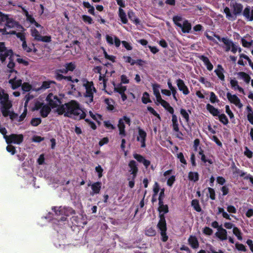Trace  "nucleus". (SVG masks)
<instances>
[{"label": "nucleus", "mask_w": 253, "mask_h": 253, "mask_svg": "<svg viewBox=\"0 0 253 253\" xmlns=\"http://www.w3.org/2000/svg\"><path fill=\"white\" fill-rule=\"evenodd\" d=\"M230 7L232 10V13L228 7L224 8V12L227 19L234 21L238 16L243 15L247 20L250 21H253V9L251 10L249 6H247L243 10V5L235 1H231Z\"/></svg>", "instance_id": "f257e3e1"}, {"label": "nucleus", "mask_w": 253, "mask_h": 253, "mask_svg": "<svg viewBox=\"0 0 253 253\" xmlns=\"http://www.w3.org/2000/svg\"><path fill=\"white\" fill-rule=\"evenodd\" d=\"M51 112V107L46 105H43L40 110L41 116L42 118L46 117Z\"/></svg>", "instance_id": "cd10ccee"}, {"label": "nucleus", "mask_w": 253, "mask_h": 253, "mask_svg": "<svg viewBox=\"0 0 253 253\" xmlns=\"http://www.w3.org/2000/svg\"><path fill=\"white\" fill-rule=\"evenodd\" d=\"M84 86L86 89L84 96L89 98V102H92L93 98V93L96 91L93 86V82H87L86 84H84Z\"/></svg>", "instance_id": "423d86ee"}, {"label": "nucleus", "mask_w": 253, "mask_h": 253, "mask_svg": "<svg viewBox=\"0 0 253 253\" xmlns=\"http://www.w3.org/2000/svg\"><path fill=\"white\" fill-rule=\"evenodd\" d=\"M2 105L1 109L9 110L12 107V104L9 100L8 95H5L4 99L0 101Z\"/></svg>", "instance_id": "4be33fe9"}, {"label": "nucleus", "mask_w": 253, "mask_h": 253, "mask_svg": "<svg viewBox=\"0 0 253 253\" xmlns=\"http://www.w3.org/2000/svg\"><path fill=\"white\" fill-rule=\"evenodd\" d=\"M213 34L214 37L216 38L218 41L222 42L224 44L226 45V51H228L230 50L232 46L233 45L234 43L227 39V38H221L218 35L215 34L214 33L212 32Z\"/></svg>", "instance_id": "9d476101"}, {"label": "nucleus", "mask_w": 253, "mask_h": 253, "mask_svg": "<svg viewBox=\"0 0 253 253\" xmlns=\"http://www.w3.org/2000/svg\"><path fill=\"white\" fill-rule=\"evenodd\" d=\"M231 168L232 169L233 174L235 175H239L241 177H243L246 174V172L243 171L242 170L238 169L235 166L234 163H233V165H232Z\"/></svg>", "instance_id": "c85d7f7f"}, {"label": "nucleus", "mask_w": 253, "mask_h": 253, "mask_svg": "<svg viewBox=\"0 0 253 253\" xmlns=\"http://www.w3.org/2000/svg\"><path fill=\"white\" fill-rule=\"evenodd\" d=\"M68 72L69 71H73L76 68V65L74 62H70L65 64L64 65Z\"/></svg>", "instance_id": "de8ad7c7"}, {"label": "nucleus", "mask_w": 253, "mask_h": 253, "mask_svg": "<svg viewBox=\"0 0 253 253\" xmlns=\"http://www.w3.org/2000/svg\"><path fill=\"white\" fill-rule=\"evenodd\" d=\"M145 234L147 236H155L156 235V231L154 227H147L145 230Z\"/></svg>", "instance_id": "72a5a7b5"}, {"label": "nucleus", "mask_w": 253, "mask_h": 253, "mask_svg": "<svg viewBox=\"0 0 253 253\" xmlns=\"http://www.w3.org/2000/svg\"><path fill=\"white\" fill-rule=\"evenodd\" d=\"M158 103L161 104V105L170 114H173L174 113L173 108L166 100L162 99L161 101L158 102Z\"/></svg>", "instance_id": "a878e982"}, {"label": "nucleus", "mask_w": 253, "mask_h": 253, "mask_svg": "<svg viewBox=\"0 0 253 253\" xmlns=\"http://www.w3.org/2000/svg\"><path fill=\"white\" fill-rule=\"evenodd\" d=\"M215 235L221 241L227 239V232L226 229L222 228L221 225H220L218 231L215 233Z\"/></svg>", "instance_id": "f3484780"}, {"label": "nucleus", "mask_w": 253, "mask_h": 253, "mask_svg": "<svg viewBox=\"0 0 253 253\" xmlns=\"http://www.w3.org/2000/svg\"><path fill=\"white\" fill-rule=\"evenodd\" d=\"M138 135V136L137 137V141H140L141 148H145L146 147L145 142L147 133L143 129L139 128Z\"/></svg>", "instance_id": "9b49d317"}, {"label": "nucleus", "mask_w": 253, "mask_h": 253, "mask_svg": "<svg viewBox=\"0 0 253 253\" xmlns=\"http://www.w3.org/2000/svg\"><path fill=\"white\" fill-rule=\"evenodd\" d=\"M175 181V176H171L167 180V184L169 186L171 187Z\"/></svg>", "instance_id": "774afa93"}, {"label": "nucleus", "mask_w": 253, "mask_h": 253, "mask_svg": "<svg viewBox=\"0 0 253 253\" xmlns=\"http://www.w3.org/2000/svg\"><path fill=\"white\" fill-rule=\"evenodd\" d=\"M24 12L26 17V20L31 24H33V23L36 21L33 15L30 14L28 11L25 9L24 10Z\"/></svg>", "instance_id": "a19ab883"}, {"label": "nucleus", "mask_w": 253, "mask_h": 253, "mask_svg": "<svg viewBox=\"0 0 253 253\" xmlns=\"http://www.w3.org/2000/svg\"><path fill=\"white\" fill-rule=\"evenodd\" d=\"M199 155L201 156V161L204 163H206L208 162L210 164H212L213 161L211 159H208L206 158L204 153V151L200 148V150L199 152Z\"/></svg>", "instance_id": "c9c22d12"}, {"label": "nucleus", "mask_w": 253, "mask_h": 253, "mask_svg": "<svg viewBox=\"0 0 253 253\" xmlns=\"http://www.w3.org/2000/svg\"><path fill=\"white\" fill-rule=\"evenodd\" d=\"M9 62L7 65V68L9 69L8 70V72L10 73L9 75V78L12 76V74L14 73V74H17V71L15 70L14 68L15 66V64L14 62V59L13 58V56L8 58Z\"/></svg>", "instance_id": "6ab92c4d"}, {"label": "nucleus", "mask_w": 253, "mask_h": 253, "mask_svg": "<svg viewBox=\"0 0 253 253\" xmlns=\"http://www.w3.org/2000/svg\"><path fill=\"white\" fill-rule=\"evenodd\" d=\"M101 185L102 183L99 181L94 182L92 184H91L90 183H88V186H90L92 190V192L90 193L91 195H93L94 194H99L101 188Z\"/></svg>", "instance_id": "dca6fc26"}, {"label": "nucleus", "mask_w": 253, "mask_h": 253, "mask_svg": "<svg viewBox=\"0 0 253 253\" xmlns=\"http://www.w3.org/2000/svg\"><path fill=\"white\" fill-rule=\"evenodd\" d=\"M82 18L83 21L85 23H87L88 24H91L93 23V20L92 18L89 16L86 15H83Z\"/></svg>", "instance_id": "603ef678"}, {"label": "nucleus", "mask_w": 253, "mask_h": 253, "mask_svg": "<svg viewBox=\"0 0 253 253\" xmlns=\"http://www.w3.org/2000/svg\"><path fill=\"white\" fill-rule=\"evenodd\" d=\"M6 149L8 152L11 153V154L12 155H14L16 152L15 147L10 144H8V145L6 146Z\"/></svg>", "instance_id": "6e6d98bb"}, {"label": "nucleus", "mask_w": 253, "mask_h": 253, "mask_svg": "<svg viewBox=\"0 0 253 253\" xmlns=\"http://www.w3.org/2000/svg\"><path fill=\"white\" fill-rule=\"evenodd\" d=\"M180 113L182 117L185 119V122L188 123L190 121L189 115L186 110L181 108L180 110Z\"/></svg>", "instance_id": "ea45409f"}, {"label": "nucleus", "mask_w": 253, "mask_h": 253, "mask_svg": "<svg viewBox=\"0 0 253 253\" xmlns=\"http://www.w3.org/2000/svg\"><path fill=\"white\" fill-rule=\"evenodd\" d=\"M123 120H124L127 124L130 125V120L127 117L124 116L123 119H120L119 121L118 126L119 129V134L125 136L126 135L125 125Z\"/></svg>", "instance_id": "6e6552de"}, {"label": "nucleus", "mask_w": 253, "mask_h": 253, "mask_svg": "<svg viewBox=\"0 0 253 253\" xmlns=\"http://www.w3.org/2000/svg\"><path fill=\"white\" fill-rule=\"evenodd\" d=\"M128 18L136 25L140 24V20L135 16V13L132 10H129L127 12Z\"/></svg>", "instance_id": "5701e85b"}, {"label": "nucleus", "mask_w": 253, "mask_h": 253, "mask_svg": "<svg viewBox=\"0 0 253 253\" xmlns=\"http://www.w3.org/2000/svg\"><path fill=\"white\" fill-rule=\"evenodd\" d=\"M210 101L212 103H214L215 102H218L219 101L217 99V96L215 95V93L213 92H211L210 93Z\"/></svg>", "instance_id": "69168bd1"}, {"label": "nucleus", "mask_w": 253, "mask_h": 253, "mask_svg": "<svg viewBox=\"0 0 253 253\" xmlns=\"http://www.w3.org/2000/svg\"><path fill=\"white\" fill-rule=\"evenodd\" d=\"M176 83L178 89L182 91L183 94L186 95L190 93L188 87L185 85L184 81L180 79H177L176 81Z\"/></svg>", "instance_id": "f8f14e48"}, {"label": "nucleus", "mask_w": 253, "mask_h": 253, "mask_svg": "<svg viewBox=\"0 0 253 253\" xmlns=\"http://www.w3.org/2000/svg\"><path fill=\"white\" fill-rule=\"evenodd\" d=\"M24 139L23 135L22 134H11L6 136L5 141L8 144L14 143L16 144H20Z\"/></svg>", "instance_id": "39448f33"}, {"label": "nucleus", "mask_w": 253, "mask_h": 253, "mask_svg": "<svg viewBox=\"0 0 253 253\" xmlns=\"http://www.w3.org/2000/svg\"><path fill=\"white\" fill-rule=\"evenodd\" d=\"M52 210L55 212V213L57 216L60 215H62L64 212V211L61 207H52Z\"/></svg>", "instance_id": "864d4df0"}, {"label": "nucleus", "mask_w": 253, "mask_h": 253, "mask_svg": "<svg viewBox=\"0 0 253 253\" xmlns=\"http://www.w3.org/2000/svg\"><path fill=\"white\" fill-rule=\"evenodd\" d=\"M159 221L157 224V228L160 231L167 230V223L165 216L163 214L159 215Z\"/></svg>", "instance_id": "2eb2a0df"}, {"label": "nucleus", "mask_w": 253, "mask_h": 253, "mask_svg": "<svg viewBox=\"0 0 253 253\" xmlns=\"http://www.w3.org/2000/svg\"><path fill=\"white\" fill-rule=\"evenodd\" d=\"M46 100L48 102L49 106L52 108H56L61 104V98H59L57 95H54L52 93L48 94Z\"/></svg>", "instance_id": "0eeeda50"}, {"label": "nucleus", "mask_w": 253, "mask_h": 253, "mask_svg": "<svg viewBox=\"0 0 253 253\" xmlns=\"http://www.w3.org/2000/svg\"><path fill=\"white\" fill-rule=\"evenodd\" d=\"M224 69L221 65H217V68L214 70V72L218 78L222 81L225 80V76L223 74Z\"/></svg>", "instance_id": "393cba45"}, {"label": "nucleus", "mask_w": 253, "mask_h": 253, "mask_svg": "<svg viewBox=\"0 0 253 253\" xmlns=\"http://www.w3.org/2000/svg\"><path fill=\"white\" fill-rule=\"evenodd\" d=\"M235 247L239 251H242L244 252H246L247 251V249L245 246L242 244L236 243L235 244Z\"/></svg>", "instance_id": "0e129e2a"}, {"label": "nucleus", "mask_w": 253, "mask_h": 253, "mask_svg": "<svg viewBox=\"0 0 253 253\" xmlns=\"http://www.w3.org/2000/svg\"><path fill=\"white\" fill-rule=\"evenodd\" d=\"M206 108L207 110L213 116H218L219 115V111L218 109L215 108L212 105L210 104H207L206 105Z\"/></svg>", "instance_id": "bb28decb"}, {"label": "nucleus", "mask_w": 253, "mask_h": 253, "mask_svg": "<svg viewBox=\"0 0 253 253\" xmlns=\"http://www.w3.org/2000/svg\"><path fill=\"white\" fill-rule=\"evenodd\" d=\"M66 111L64 114L65 117L74 120H81L84 119L86 116L85 112L82 109L80 104L76 100H71L65 103Z\"/></svg>", "instance_id": "f03ea898"}, {"label": "nucleus", "mask_w": 253, "mask_h": 253, "mask_svg": "<svg viewBox=\"0 0 253 253\" xmlns=\"http://www.w3.org/2000/svg\"><path fill=\"white\" fill-rule=\"evenodd\" d=\"M43 106V104L42 103L40 102V101H37L35 103L34 107L32 108V111H34L36 110H38L39 109H41L42 107Z\"/></svg>", "instance_id": "338daca9"}, {"label": "nucleus", "mask_w": 253, "mask_h": 253, "mask_svg": "<svg viewBox=\"0 0 253 253\" xmlns=\"http://www.w3.org/2000/svg\"><path fill=\"white\" fill-rule=\"evenodd\" d=\"M16 79L17 74H14L13 78L8 81L9 84L11 85L12 89L13 90L16 89L22 85V80L20 79L16 80Z\"/></svg>", "instance_id": "4468645a"}, {"label": "nucleus", "mask_w": 253, "mask_h": 253, "mask_svg": "<svg viewBox=\"0 0 253 253\" xmlns=\"http://www.w3.org/2000/svg\"><path fill=\"white\" fill-rule=\"evenodd\" d=\"M207 189L209 193L210 198L212 200H214L215 199V193L214 189L211 187H208Z\"/></svg>", "instance_id": "4d7b16f0"}, {"label": "nucleus", "mask_w": 253, "mask_h": 253, "mask_svg": "<svg viewBox=\"0 0 253 253\" xmlns=\"http://www.w3.org/2000/svg\"><path fill=\"white\" fill-rule=\"evenodd\" d=\"M152 86L154 94L155 95L157 101L158 102L163 99L159 91L160 85L159 84H153Z\"/></svg>", "instance_id": "b1692460"}, {"label": "nucleus", "mask_w": 253, "mask_h": 253, "mask_svg": "<svg viewBox=\"0 0 253 253\" xmlns=\"http://www.w3.org/2000/svg\"><path fill=\"white\" fill-rule=\"evenodd\" d=\"M217 209H218V212H217L218 214H219L220 213H222V215L223 217L225 218L226 219L230 220L231 219L230 217V215L224 211L223 208H220V207H218Z\"/></svg>", "instance_id": "58836bf2"}, {"label": "nucleus", "mask_w": 253, "mask_h": 253, "mask_svg": "<svg viewBox=\"0 0 253 253\" xmlns=\"http://www.w3.org/2000/svg\"><path fill=\"white\" fill-rule=\"evenodd\" d=\"M128 166L129 168V172L130 174L134 177H136L138 172V168L136 162L134 160H130Z\"/></svg>", "instance_id": "ddd939ff"}, {"label": "nucleus", "mask_w": 253, "mask_h": 253, "mask_svg": "<svg viewBox=\"0 0 253 253\" xmlns=\"http://www.w3.org/2000/svg\"><path fill=\"white\" fill-rule=\"evenodd\" d=\"M31 35L35 39L38 41L39 39L41 38V35L39 31L35 28L31 29Z\"/></svg>", "instance_id": "3c124183"}, {"label": "nucleus", "mask_w": 253, "mask_h": 253, "mask_svg": "<svg viewBox=\"0 0 253 253\" xmlns=\"http://www.w3.org/2000/svg\"><path fill=\"white\" fill-rule=\"evenodd\" d=\"M233 233L237 237L239 240L241 241L243 239L242 233L238 227L236 226L233 227Z\"/></svg>", "instance_id": "4c0bfd02"}, {"label": "nucleus", "mask_w": 253, "mask_h": 253, "mask_svg": "<svg viewBox=\"0 0 253 253\" xmlns=\"http://www.w3.org/2000/svg\"><path fill=\"white\" fill-rule=\"evenodd\" d=\"M238 75L241 79L244 80L246 83L249 84L250 83L251 77L248 74L244 72H240L238 73Z\"/></svg>", "instance_id": "e433bc0d"}, {"label": "nucleus", "mask_w": 253, "mask_h": 253, "mask_svg": "<svg viewBox=\"0 0 253 253\" xmlns=\"http://www.w3.org/2000/svg\"><path fill=\"white\" fill-rule=\"evenodd\" d=\"M226 95L228 100L231 103L234 104L239 108L243 107L240 98L236 95H232L230 92H227Z\"/></svg>", "instance_id": "1a4fd4ad"}, {"label": "nucleus", "mask_w": 253, "mask_h": 253, "mask_svg": "<svg viewBox=\"0 0 253 253\" xmlns=\"http://www.w3.org/2000/svg\"><path fill=\"white\" fill-rule=\"evenodd\" d=\"M42 123V119L40 118H34L32 119L30 124L33 126H37Z\"/></svg>", "instance_id": "09e8293b"}, {"label": "nucleus", "mask_w": 253, "mask_h": 253, "mask_svg": "<svg viewBox=\"0 0 253 253\" xmlns=\"http://www.w3.org/2000/svg\"><path fill=\"white\" fill-rule=\"evenodd\" d=\"M58 108L56 110V112L58 113V114L64 115L66 111V106L65 105V103L64 104H62L61 105H59L57 106Z\"/></svg>", "instance_id": "79ce46f5"}, {"label": "nucleus", "mask_w": 253, "mask_h": 253, "mask_svg": "<svg viewBox=\"0 0 253 253\" xmlns=\"http://www.w3.org/2000/svg\"><path fill=\"white\" fill-rule=\"evenodd\" d=\"M188 177L189 180L194 182H196L199 179V175L197 172L190 171Z\"/></svg>", "instance_id": "2f4dec72"}, {"label": "nucleus", "mask_w": 253, "mask_h": 253, "mask_svg": "<svg viewBox=\"0 0 253 253\" xmlns=\"http://www.w3.org/2000/svg\"><path fill=\"white\" fill-rule=\"evenodd\" d=\"M188 242L191 247L194 249H197L199 247V243L198 239L195 236H190L188 239Z\"/></svg>", "instance_id": "aec40b11"}, {"label": "nucleus", "mask_w": 253, "mask_h": 253, "mask_svg": "<svg viewBox=\"0 0 253 253\" xmlns=\"http://www.w3.org/2000/svg\"><path fill=\"white\" fill-rule=\"evenodd\" d=\"M38 41L43 42H49L51 41V38L50 36H41V38L39 39Z\"/></svg>", "instance_id": "e2e57ef3"}, {"label": "nucleus", "mask_w": 253, "mask_h": 253, "mask_svg": "<svg viewBox=\"0 0 253 253\" xmlns=\"http://www.w3.org/2000/svg\"><path fill=\"white\" fill-rule=\"evenodd\" d=\"M177 158L179 160L180 162L185 165H187V162L186 160L185 159V158L184 157L183 154L182 152H180L179 153L177 154Z\"/></svg>", "instance_id": "052dcab7"}, {"label": "nucleus", "mask_w": 253, "mask_h": 253, "mask_svg": "<svg viewBox=\"0 0 253 253\" xmlns=\"http://www.w3.org/2000/svg\"><path fill=\"white\" fill-rule=\"evenodd\" d=\"M119 16L121 19V22L123 24H126L128 22L126 14L125 11L121 7L119 8Z\"/></svg>", "instance_id": "7c9ffc66"}, {"label": "nucleus", "mask_w": 253, "mask_h": 253, "mask_svg": "<svg viewBox=\"0 0 253 253\" xmlns=\"http://www.w3.org/2000/svg\"><path fill=\"white\" fill-rule=\"evenodd\" d=\"M198 58L204 62L209 71H211L213 69V65L207 56L201 55L199 56Z\"/></svg>", "instance_id": "412c9836"}, {"label": "nucleus", "mask_w": 253, "mask_h": 253, "mask_svg": "<svg viewBox=\"0 0 253 253\" xmlns=\"http://www.w3.org/2000/svg\"><path fill=\"white\" fill-rule=\"evenodd\" d=\"M104 102L107 105L106 107L107 110L112 111L114 109V101L112 99L106 98Z\"/></svg>", "instance_id": "473e14b6"}, {"label": "nucleus", "mask_w": 253, "mask_h": 253, "mask_svg": "<svg viewBox=\"0 0 253 253\" xmlns=\"http://www.w3.org/2000/svg\"><path fill=\"white\" fill-rule=\"evenodd\" d=\"M219 120L220 122L223 124L225 125H226L228 124L229 121L226 115L224 114H222L221 115H219L218 116Z\"/></svg>", "instance_id": "8fccbe9b"}, {"label": "nucleus", "mask_w": 253, "mask_h": 253, "mask_svg": "<svg viewBox=\"0 0 253 253\" xmlns=\"http://www.w3.org/2000/svg\"><path fill=\"white\" fill-rule=\"evenodd\" d=\"M133 157L138 162L142 163L146 169H147L150 165V161L145 159L143 156L140 154H135L133 155Z\"/></svg>", "instance_id": "a211bd4d"}, {"label": "nucleus", "mask_w": 253, "mask_h": 253, "mask_svg": "<svg viewBox=\"0 0 253 253\" xmlns=\"http://www.w3.org/2000/svg\"><path fill=\"white\" fill-rule=\"evenodd\" d=\"M158 211L159 212V215L163 214L165 215V214L169 212V207L167 205H165L161 207H158Z\"/></svg>", "instance_id": "c03bdc74"}, {"label": "nucleus", "mask_w": 253, "mask_h": 253, "mask_svg": "<svg viewBox=\"0 0 253 253\" xmlns=\"http://www.w3.org/2000/svg\"><path fill=\"white\" fill-rule=\"evenodd\" d=\"M21 86L22 90L25 92L29 91L32 88V85L28 83L22 84Z\"/></svg>", "instance_id": "5fc2aeb1"}, {"label": "nucleus", "mask_w": 253, "mask_h": 253, "mask_svg": "<svg viewBox=\"0 0 253 253\" xmlns=\"http://www.w3.org/2000/svg\"><path fill=\"white\" fill-rule=\"evenodd\" d=\"M147 110L154 116L157 117L158 119H160L161 117L160 115L151 106H147Z\"/></svg>", "instance_id": "13d9d810"}, {"label": "nucleus", "mask_w": 253, "mask_h": 253, "mask_svg": "<svg viewBox=\"0 0 253 253\" xmlns=\"http://www.w3.org/2000/svg\"><path fill=\"white\" fill-rule=\"evenodd\" d=\"M167 230L160 231V234L161 236V240L163 242H167L169 238L167 234Z\"/></svg>", "instance_id": "bf43d9fd"}, {"label": "nucleus", "mask_w": 253, "mask_h": 253, "mask_svg": "<svg viewBox=\"0 0 253 253\" xmlns=\"http://www.w3.org/2000/svg\"><path fill=\"white\" fill-rule=\"evenodd\" d=\"M18 23L12 18L8 16L7 20L5 21V24L8 28H14L18 25Z\"/></svg>", "instance_id": "c756f323"}, {"label": "nucleus", "mask_w": 253, "mask_h": 253, "mask_svg": "<svg viewBox=\"0 0 253 253\" xmlns=\"http://www.w3.org/2000/svg\"><path fill=\"white\" fill-rule=\"evenodd\" d=\"M11 34L15 35L16 37L20 40L21 41L24 42L26 41L25 34L22 32H16V31H12Z\"/></svg>", "instance_id": "49530a36"}, {"label": "nucleus", "mask_w": 253, "mask_h": 253, "mask_svg": "<svg viewBox=\"0 0 253 253\" xmlns=\"http://www.w3.org/2000/svg\"><path fill=\"white\" fill-rule=\"evenodd\" d=\"M191 206L197 212H201L202 211L199 200L197 199H194L191 201Z\"/></svg>", "instance_id": "f704fd0d"}, {"label": "nucleus", "mask_w": 253, "mask_h": 253, "mask_svg": "<svg viewBox=\"0 0 253 253\" xmlns=\"http://www.w3.org/2000/svg\"><path fill=\"white\" fill-rule=\"evenodd\" d=\"M13 54V50L11 49H7L4 42H0V60L2 63L5 62L7 57H12Z\"/></svg>", "instance_id": "20e7f679"}, {"label": "nucleus", "mask_w": 253, "mask_h": 253, "mask_svg": "<svg viewBox=\"0 0 253 253\" xmlns=\"http://www.w3.org/2000/svg\"><path fill=\"white\" fill-rule=\"evenodd\" d=\"M56 83L53 81H44L42 82L41 88L42 89H45L49 88L51 84H55Z\"/></svg>", "instance_id": "37998d69"}, {"label": "nucleus", "mask_w": 253, "mask_h": 253, "mask_svg": "<svg viewBox=\"0 0 253 253\" xmlns=\"http://www.w3.org/2000/svg\"><path fill=\"white\" fill-rule=\"evenodd\" d=\"M182 18L179 16H174L173 17L172 20L174 24L177 27L181 29L183 33H189L192 28L191 24L187 20H184L183 24L179 23L182 21Z\"/></svg>", "instance_id": "7ed1b4c3"}, {"label": "nucleus", "mask_w": 253, "mask_h": 253, "mask_svg": "<svg viewBox=\"0 0 253 253\" xmlns=\"http://www.w3.org/2000/svg\"><path fill=\"white\" fill-rule=\"evenodd\" d=\"M142 102L145 104L151 102V100L149 97V94L147 92L143 93V96L142 97Z\"/></svg>", "instance_id": "a18cd8bd"}, {"label": "nucleus", "mask_w": 253, "mask_h": 253, "mask_svg": "<svg viewBox=\"0 0 253 253\" xmlns=\"http://www.w3.org/2000/svg\"><path fill=\"white\" fill-rule=\"evenodd\" d=\"M136 177H134L133 176H129L127 178V180L129 181L128 186L130 188H132L134 187V184H135V179L136 178Z\"/></svg>", "instance_id": "680f3d73"}]
</instances>
